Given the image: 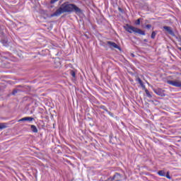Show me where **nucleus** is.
Segmentation results:
<instances>
[{
	"label": "nucleus",
	"instance_id": "obj_4",
	"mask_svg": "<svg viewBox=\"0 0 181 181\" xmlns=\"http://www.w3.org/2000/svg\"><path fill=\"white\" fill-rule=\"evenodd\" d=\"M107 43L110 49H118V50H121V47H119L115 42L107 41Z\"/></svg>",
	"mask_w": 181,
	"mask_h": 181
},
{
	"label": "nucleus",
	"instance_id": "obj_2",
	"mask_svg": "<svg viewBox=\"0 0 181 181\" xmlns=\"http://www.w3.org/2000/svg\"><path fill=\"white\" fill-rule=\"evenodd\" d=\"M124 29L125 30H127V32H129V33H139V35H142L143 36H145V32L132 25L127 24L126 26H124Z\"/></svg>",
	"mask_w": 181,
	"mask_h": 181
},
{
	"label": "nucleus",
	"instance_id": "obj_11",
	"mask_svg": "<svg viewBox=\"0 0 181 181\" xmlns=\"http://www.w3.org/2000/svg\"><path fill=\"white\" fill-rule=\"evenodd\" d=\"M136 81H138L140 86H144V83H142V80H141L139 78H137Z\"/></svg>",
	"mask_w": 181,
	"mask_h": 181
},
{
	"label": "nucleus",
	"instance_id": "obj_3",
	"mask_svg": "<svg viewBox=\"0 0 181 181\" xmlns=\"http://www.w3.org/2000/svg\"><path fill=\"white\" fill-rule=\"evenodd\" d=\"M167 83L173 87L181 88V81L180 80L168 81Z\"/></svg>",
	"mask_w": 181,
	"mask_h": 181
},
{
	"label": "nucleus",
	"instance_id": "obj_8",
	"mask_svg": "<svg viewBox=\"0 0 181 181\" xmlns=\"http://www.w3.org/2000/svg\"><path fill=\"white\" fill-rule=\"evenodd\" d=\"M31 128V131H33L35 134H37V127H36V126L32 124L30 126Z\"/></svg>",
	"mask_w": 181,
	"mask_h": 181
},
{
	"label": "nucleus",
	"instance_id": "obj_1",
	"mask_svg": "<svg viewBox=\"0 0 181 181\" xmlns=\"http://www.w3.org/2000/svg\"><path fill=\"white\" fill-rule=\"evenodd\" d=\"M70 12L81 13V9H80V8L76 6V4L64 3L58 9H57V11L51 15V16H60L62 13Z\"/></svg>",
	"mask_w": 181,
	"mask_h": 181
},
{
	"label": "nucleus",
	"instance_id": "obj_14",
	"mask_svg": "<svg viewBox=\"0 0 181 181\" xmlns=\"http://www.w3.org/2000/svg\"><path fill=\"white\" fill-rule=\"evenodd\" d=\"M71 76H72V77H76V72H74V71H71Z\"/></svg>",
	"mask_w": 181,
	"mask_h": 181
},
{
	"label": "nucleus",
	"instance_id": "obj_19",
	"mask_svg": "<svg viewBox=\"0 0 181 181\" xmlns=\"http://www.w3.org/2000/svg\"><path fill=\"white\" fill-rule=\"evenodd\" d=\"M16 93H18V90H14L12 93L13 95H15V94H16Z\"/></svg>",
	"mask_w": 181,
	"mask_h": 181
},
{
	"label": "nucleus",
	"instance_id": "obj_13",
	"mask_svg": "<svg viewBox=\"0 0 181 181\" xmlns=\"http://www.w3.org/2000/svg\"><path fill=\"white\" fill-rule=\"evenodd\" d=\"M156 36V33H155V31H153V33H151V39H155Z\"/></svg>",
	"mask_w": 181,
	"mask_h": 181
},
{
	"label": "nucleus",
	"instance_id": "obj_10",
	"mask_svg": "<svg viewBox=\"0 0 181 181\" xmlns=\"http://www.w3.org/2000/svg\"><path fill=\"white\" fill-rule=\"evenodd\" d=\"M158 175H159V176H166V173H165L164 170H160L158 172Z\"/></svg>",
	"mask_w": 181,
	"mask_h": 181
},
{
	"label": "nucleus",
	"instance_id": "obj_15",
	"mask_svg": "<svg viewBox=\"0 0 181 181\" xmlns=\"http://www.w3.org/2000/svg\"><path fill=\"white\" fill-rule=\"evenodd\" d=\"M136 25H141V18H139L136 22Z\"/></svg>",
	"mask_w": 181,
	"mask_h": 181
},
{
	"label": "nucleus",
	"instance_id": "obj_6",
	"mask_svg": "<svg viewBox=\"0 0 181 181\" xmlns=\"http://www.w3.org/2000/svg\"><path fill=\"white\" fill-rule=\"evenodd\" d=\"M163 29H165V30H166V32H168L170 35H171V36L175 35V33H173V30H172V28H170L169 26H164Z\"/></svg>",
	"mask_w": 181,
	"mask_h": 181
},
{
	"label": "nucleus",
	"instance_id": "obj_18",
	"mask_svg": "<svg viewBox=\"0 0 181 181\" xmlns=\"http://www.w3.org/2000/svg\"><path fill=\"white\" fill-rule=\"evenodd\" d=\"M59 0H51V4H55V2H57Z\"/></svg>",
	"mask_w": 181,
	"mask_h": 181
},
{
	"label": "nucleus",
	"instance_id": "obj_7",
	"mask_svg": "<svg viewBox=\"0 0 181 181\" xmlns=\"http://www.w3.org/2000/svg\"><path fill=\"white\" fill-rule=\"evenodd\" d=\"M33 119H35L33 117H23V118L20 119L18 120V122H22L23 121H29L30 122L33 121Z\"/></svg>",
	"mask_w": 181,
	"mask_h": 181
},
{
	"label": "nucleus",
	"instance_id": "obj_12",
	"mask_svg": "<svg viewBox=\"0 0 181 181\" xmlns=\"http://www.w3.org/2000/svg\"><path fill=\"white\" fill-rule=\"evenodd\" d=\"M146 94L147 97H148L149 98H152V95H151V93H149V91L148 90H146Z\"/></svg>",
	"mask_w": 181,
	"mask_h": 181
},
{
	"label": "nucleus",
	"instance_id": "obj_5",
	"mask_svg": "<svg viewBox=\"0 0 181 181\" xmlns=\"http://www.w3.org/2000/svg\"><path fill=\"white\" fill-rule=\"evenodd\" d=\"M154 93L157 94V95H160V97H165V90L161 88L154 89Z\"/></svg>",
	"mask_w": 181,
	"mask_h": 181
},
{
	"label": "nucleus",
	"instance_id": "obj_9",
	"mask_svg": "<svg viewBox=\"0 0 181 181\" xmlns=\"http://www.w3.org/2000/svg\"><path fill=\"white\" fill-rule=\"evenodd\" d=\"M7 127L8 124L6 123H0V130L5 129Z\"/></svg>",
	"mask_w": 181,
	"mask_h": 181
},
{
	"label": "nucleus",
	"instance_id": "obj_17",
	"mask_svg": "<svg viewBox=\"0 0 181 181\" xmlns=\"http://www.w3.org/2000/svg\"><path fill=\"white\" fill-rule=\"evenodd\" d=\"M165 177H167V179H170V175H169V173H167Z\"/></svg>",
	"mask_w": 181,
	"mask_h": 181
},
{
	"label": "nucleus",
	"instance_id": "obj_16",
	"mask_svg": "<svg viewBox=\"0 0 181 181\" xmlns=\"http://www.w3.org/2000/svg\"><path fill=\"white\" fill-rule=\"evenodd\" d=\"M146 28L147 29H151L152 28V25L151 24H148V25H146Z\"/></svg>",
	"mask_w": 181,
	"mask_h": 181
}]
</instances>
